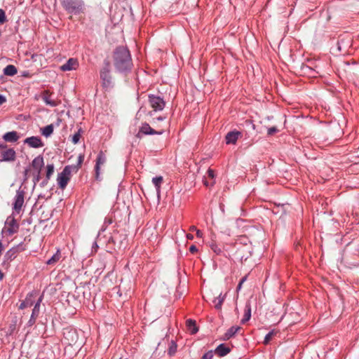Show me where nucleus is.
<instances>
[{
  "instance_id": "obj_43",
  "label": "nucleus",
  "mask_w": 359,
  "mask_h": 359,
  "mask_svg": "<svg viewBox=\"0 0 359 359\" xmlns=\"http://www.w3.org/2000/svg\"><path fill=\"white\" fill-rule=\"evenodd\" d=\"M41 171H37V173L34 175V184H36V182H38L40 179H41Z\"/></svg>"
},
{
  "instance_id": "obj_18",
  "label": "nucleus",
  "mask_w": 359,
  "mask_h": 359,
  "mask_svg": "<svg viewBox=\"0 0 359 359\" xmlns=\"http://www.w3.org/2000/svg\"><path fill=\"white\" fill-rule=\"evenodd\" d=\"M3 139L8 142H15L19 139V135L16 131H11L5 133Z\"/></svg>"
},
{
  "instance_id": "obj_59",
  "label": "nucleus",
  "mask_w": 359,
  "mask_h": 359,
  "mask_svg": "<svg viewBox=\"0 0 359 359\" xmlns=\"http://www.w3.org/2000/svg\"><path fill=\"white\" fill-rule=\"evenodd\" d=\"M204 184H205V186H208V184H207L206 182H205Z\"/></svg>"
},
{
  "instance_id": "obj_34",
  "label": "nucleus",
  "mask_w": 359,
  "mask_h": 359,
  "mask_svg": "<svg viewBox=\"0 0 359 359\" xmlns=\"http://www.w3.org/2000/svg\"><path fill=\"white\" fill-rule=\"evenodd\" d=\"M15 252L14 251H12L11 250H9L8 251H7L6 252V254L4 255V259L5 261H11L13 260L14 258H15Z\"/></svg>"
},
{
  "instance_id": "obj_26",
  "label": "nucleus",
  "mask_w": 359,
  "mask_h": 359,
  "mask_svg": "<svg viewBox=\"0 0 359 359\" xmlns=\"http://www.w3.org/2000/svg\"><path fill=\"white\" fill-rule=\"evenodd\" d=\"M53 130L54 126L53 124L48 125L44 128H41V134L46 137H48L53 134Z\"/></svg>"
},
{
  "instance_id": "obj_25",
  "label": "nucleus",
  "mask_w": 359,
  "mask_h": 359,
  "mask_svg": "<svg viewBox=\"0 0 359 359\" xmlns=\"http://www.w3.org/2000/svg\"><path fill=\"white\" fill-rule=\"evenodd\" d=\"M225 295H222V293L219 294V295L217 297H215L212 302L215 304V308L217 310H219L222 308V304L224 301Z\"/></svg>"
},
{
  "instance_id": "obj_52",
  "label": "nucleus",
  "mask_w": 359,
  "mask_h": 359,
  "mask_svg": "<svg viewBox=\"0 0 359 359\" xmlns=\"http://www.w3.org/2000/svg\"><path fill=\"white\" fill-rule=\"evenodd\" d=\"M196 236H197L198 238H201L202 237L203 233H202L201 231L198 229V230H196Z\"/></svg>"
},
{
  "instance_id": "obj_15",
  "label": "nucleus",
  "mask_w": 359,
  "mask_h": 359,
  "mask_svg": "<svg viewBox=\"0 0 359 359\" xmlns=\"http://www.w3.org/2000/svg\"><path fill=\"white\" fill-rule=\"evenodd\" d=\"M140 133H142L144 135H161L163 134V131H156L151 128L148 123H142V126L140 127Z\"/></svg>"
},
{
  "instance_id": "obj_6",
  "label": "nucleus",
  "mask_w": 359,
  "mask_h": 359,
  "mask_svg": "<svg viewBox=\"0 0 359 359\" xmlns=\"http://www.w3.org/2000/svg\"><path fill=\"white\" fill-rule=\"evenodd\" d=\"M148 98L151 107L155 111H162L164 109L165 102L161 97L149 94Z\"/></svg>"
},
{
  "instance_id": "obj_13",
  "label": "nucleus",
  "mask_w": 359,
  "mask_h": 359,
  "mask_svg": "<svg viewBox=\"0 0 359 359\" xmlns=\"http://www.w3.org/2000/svg\"><path fill=\"white\" fill-rule=\"evenodd\" d=\"M6 224L8 226L7 232L9 235H13L16 233L19 229V225L13 217H8L6 219Z\"/></svg>"
},
{
  "instance_id": "obj_8",
  "label": "nucleus",
  "mask_w": 359,
  "mask_h": 359,
  "mask_svg": "<svg viewBox=\"0 0 359 359\" xmlns=\"http://www.w3.org/2000/svg\"><path fill=\"white\" fill-rule=\"evenodd\" d=\"M235 255L241 262L246 261L251 255V247L248 245H240L237 248Z\"/></svg>"
},
{
  "instance_id": "obj_49",
  "label": "nucleus",
  "mask_w": 359,
  "mask_h": 359,
  "mask_svg": "<svg viewBox=\"0 0 359 359\" xmlns=\"http://www.w3.org/2000/svg\"><path fill=\"white\" fill-rule=\"evenodd\" d=\"M29 172V168H27L24 170V177L25 180H27L28 178V173Z\"/></svg>"
},
{
  "instance_id": "obj_22",
  "label": "nucleus",
  "mask_w": 359,
  "mask_h": 359,
  "mask_svg": "<svg viewBox=\"0 0 359 359\" xmlns=\"http://www.w3.org/2000/svg\"><path fill=\"white\" fill-rule=\"evenodd\" d=\"M33 294L29 293L25 298V299L20 304L19 309H24L27 307H31L34 304L32 299Z\"/></svg>"
},
{
  "instance_id": "obj_5",
  "label": "nucleus",
  "mask_w": 359,
  "mask_h": 359,
  "mask_svg": "<svg viewBox=\"0 0 359 359\" xmlns=\"http://www.w3.org/2000/svg\"><path fill=\"white\" fill-rule=\"evenodd\" d=\"M1 149V161H13L15 159L16 153L13 149H7L6 144L0 143V150Z\"/></svg>"
},
{
  "instance_id": "obj_27",
  "label": "nucleus",
  "mask_w": 359,
  "mask_h": 359,
  "mask_svg": "<svg viewBox=\"0 0 359 359\" xmlns=\"http://www.w3.org/2000/svg\"><path fill=\"white\" fill-rule=\"evenodd\" d=\"M152 182L156 188L157 193L159 194L161 185V183L163 182V177L156 176V177H153Z\"/></svg>"
},
{
  "instance_id": "obj_41",
  "label": "nucleus",
  "mask_w": 359,
  "mask_h": 359,
  "mask_svg": "<svg viewBox=\"0 0 359 359\" xmlns=\"http://www.w3.org/2000/svg\"><path fill=\"white\" fill-rule=\"evenodd\" d=\"M36 317L30 316L29 320L27 322V326L31 327L36 323Z\"/></svg>"
},
{
  "instance_id": "obj_10",
  "label": "nucleus",
  "mask_w": 359,
  "mask_h": 359,
  "mask_svg": "<svg viewBox=\"0 0 359 359\" xmlns=\"http://www.w3.org/2000/svg\"><path fill=\"white\" fill-rule=\"evenodd\" d=\"M106 162V156L102 151H100L97 156L96 163L95 166V178L97 180H100V166Z\"/></svg>"
},
{
  "instance_id": "obj_7",
  "label": "nucleus",
  "mask_w": 359,
  "mask_h": 359,
  "mask_svg": "<svg viewBox=\"0 0 359 359\" xmlns=\"http://www.w3.org/2000/svg\"><path fill=\"white\" fill-rule=\"evenodd\" d=\"M63 337L67 343L71 346L75 345L79 340L76 330L72 328L64 329Z\"/></svg>"
},
{
  "instance_id": "obj_50",
  "label": "nucleus",
  "mask_w": 359,
  "mask_h": 359,
  "mask_svg": "<svg viewBox=\"0 0 359 359\" xmlns=\"http://www.w3.org/2000/svg\"><path fill=\"white\" fill-rule=\"evenodd\" d=\"M6 101V97L0 94V105L4 103Z\"/></svg>"
},
{
  "instance_id": "obj_37",
  "label": "nucleus",
  "mask_w": 359,
  "mask_h": 359,
  "mask_svg": "<svg viewBox=\"0 0 359 359\" xmlns=\"http://www.w3.org/2000/svg\"><path fill=\"white\" fill-rule=\"evenodd\" d=\"M80 131H81V129H79L78 130V132H76L73 136H72V142L76 144H77L79 142V140H80V137H81V134H80Z\"/></svg>"
},
{
  "instance_id": "obj_44",
  "label": "nucleus",
  "mask_w": 359,
  "mask_h": 359,
  "mask_svg": "<svg viewBox=\"0 0 359 359\" xmlns=\"http://www.w3.org/2000/svg\"><path fill=\"white\" fill-rule=\"evenodd\" d=\"M207 174H208V176L211 178V179H213L215 177V172L213 170L209 168L207 171Z\"/></svg>"
},
{
  "instance_id": "obj_21",
  "label": "nucleus",
  "mask_w": 359,
  "mask_h": 359,
  "mask_svg": "<svg viewBox=\"0 0 359 359\" xmlns=\"http://www.w3.org/2000/svg\"><path fill=\"white\" fill-rule=\"evenodd\" d=\"M251 318V304L248 302L245 304L243 318L241 319V324H245Z\"/></svg>"
},
{
  "instance_id": "obj_56",
  "label": "nucleus",
  "mask_w": 359,
  "mask_h": 359,
  "mask_svg": "<svg viewBox=\"0 0 359 359\" xmlns=\"http://www.w3.org/2000/svg\"><path fill=\"white\" fill-rule=\"evenodd\" d=\"M108 242H109V243H111H111H114V239H113V238H112L111 236L109 238Z\"/></svg>"
},
{
  "instance_id": "obj_17",
  "label": "nucleus",
  "mask_w": 359,
  "mask_h": 359,
  "mask_svg": "<svg viewBox=\"0 0 359 359\" xmlns=\"http://www.w3.org/2000/svg\"><path fill=\"white\" fill-rule=\"evenodd\" d=\"M41 99L45 102L46 105L50 107H56L57 105V102L55 100H53L50 98L49 91L44 90L41 95Z\"/></svg>"
},
{
  "instance_id": "obj_55",
  "label": "nucleus",
  "mask_w": 359,
  "mask_h": 359,
  "mask_svg": "<svg viewBox=\"0 0 359 359\" xmlns=\"http://www.w3.org/2000/svg\"><path fill=\"white\" fill-rule=\"evenodd\" d=\"M4 278V273L3 272L0 270V281L2 280Z\"/></svg>"
},
{
  "instance_id": "obj_9",
  "label": "nucleus",
  "mask_w": 359,
  "mask_h": 359,
  "mask_svg": "<svg viewBox=\"0 0 359 359\" xmlns=\"http://www.w3.org/2000/svg\"><path fill=\"white\" fill-rule=\"evenodd\" d=\"M24 144H27L31 148L38 149L44 146L43 142L39 136H32L27 137L24 140Z\"/></svg>"
},
{
  "instance_id": "obj_54",
  "label": "nucleus",
  "mask_w": 359,
  "mask_h": 359,
  "mask_svg": "<svg viewBox=\"0 0 359 359\" xmlns=\"http://www.w3.org/2000/svg\"><path fill=\"white\" fill-rule=\"evenodd\" d=\"M190 230L192 231H196V230H198V229H196V226H192L190 227Z\"/></svg>"
},
{
  "instance_id": "obj_30",
  "label": "nucleus",
  "mask_w": 359,
  "mask_h": 359,
  "mask_svg": "<svg viewBox=\"0 0 359 359\" xmlns=\"http://www.w3.org/2000/svg\"><path fill=\"white\" fill-rule=\"evenodd\" d=\"M60 258V250H57V252L46 262V264L48 265L53 264L57 262Z\"/></svg>"
},
{
  "instance_id": "obj_11",
  "label": "nucleus",
  "mask_w": 359,
  "mask_h": 359,
  "mask_svg": "<svg viewBox=\"0 0 359 359\" xmlns=\"http://www.w3.org/2000/svg\"><path fill=\"white\" fill-rule=\"evenodd\" d=\"M24 195L25 192L21 190L20 188L17 191L16 195L14 198L13 208L16 211H19L24 203Z\"/></svg>"
},
{
  "instance_id": "obj_20",
  "label": "nucleus",
  "mask_w": 359,
  "mask_h": 359,
  "mask_svg": "<svg viewBox=\"0 0 359 359\" xmlns=\"http://www.w3.org/2000/svg\"><path fill=\"white\" fill-rule=\"evenodd\" d=\"M241 330V327L239 326H231L230 328L227 330L226 333L224 335V340H229L231 337H233L239 330Z\"/></svg>"
},
{
  "instance_id": "obj_45",
  "label": "nucleus",
  "mask_w": 359,
  "mask_h": 359,
  "mask_svg": "<svg viewBox=\"0 0 359 359\" xmlns=\"http://www.w3.org/2000/svg\"><path fill=\"white\" fill-rule=\"evenodd\" d=\"M21 75H22V76L27 77V78H30L32 76V74L29 71L22 72Z\"/></svg>"
},
{
  "instance_id": "obj_24",
  "label": "nucleus",
  "mask_w": 359,
  "mask_h": 359,
  "mask_svg": "<svg viewBox=\"0 0 359 359\" xmlns=\"http://www.w3.org/2000/svg\"><path fill=\"white\" fill-rule=\"evenodd\" d=\"M18 72L17 68L13 65H8L4 69V74L6 76H13Z\"/></svg>"
},
{
  "instance_id": "obj_53",
  "label": "nucleus",
  "mask_w": 359,
  "mask_h": 359,
  "mask_svg": "<svg viewBox=\"0 0 359 359\" xmlns=\"http://www.w3.org/2000/svg\"><path fill=\"white\" fill-rule=\"evenodd\" d=\"M187 238L189 240H192L194 238V236L192 234L189 233L187 235Z\"/></svg>"
},
{
  "instance_id": "obj_51",
  "label": "nucleus",
  "mask_w": 359,
  "mask_h": 359,
  "mask_svg": "<svg viewBox=\"0 0 359 359\" xmlns=\"http://www.w3.org/2000/svg\"><path fill=\"white\" fill-rule=\"evenodd\" d=\"M97 248H98V245H97V242H96V241H95V242L93 243V244L92 249H93V250H94L95 252H96V251H97Z\"/></svg>"
},
{
  "instance_id": "obj_29",
  "label": "nucleus",
  "mask_w": 359,
  "mask_h": 359,
  "mask_svg": "<svg viewBox=\"0 0 359 359\" xmlns=\"http://www.w3.org/2000/svg\"><path fill=\"white\" fill-rule=\"evenodd\" d=\"M83 161V156L80 154L78 157L77 163L76 165H68V166H72V171L74 172H77L78 170H79V168H81V165Z\"/></svg>"
},
{
  "instance_id": "obj_42",
  "label": "nucleus",
  "mask_w": 359,
  "mask_h": 359,
  "mask_svg": "<svg viewBox=\"0 0 359 359\" xmlns=\"http://www.w3.org/2000/svg\"><path fill=\"white\" fill-rule=\"evenodd\" d=\"M246 279H247V276H244V277H243V278L241 279V280H240V282H239V283H238V286H237V288H236V289H237V290H240L241 289V287H242V285H243V283L246 280Z\"/></svg>"
},
{
  "instance_id": "obj_12",
  "label": "nucleus",
  "mask_w": 359,
  "mask_h": 359,
  "mask_svg": "<svg viewBox=\"0 0 359 359\" xmlns=\"http://www.w3.org/2000/svg\"><path fill=\"white\" fill-rule=\"evenodd\" d=\"M242 136V133L238 130H232L229 132L225 136V142L226 144H235L239 137Z\"/></svg>"
},
{
  "instance_id": "obj_58",
  "label": "nucleus",
  "mask_w": 359,
  "mask_h": 359,
  "mask_svg": "<svg viewBox=\"0 0 359 359\" xmlns=\"http://www.w3.org/2000/svg\"><path fill=\"white\" fill-rule=\"evenodd\" d=\"M306 68L309 69L310 71H313V69L311 67H309L308 66H306Z\"/></svg>"
},
{
  "instance_id": "obj_33",
  "label": "nucleus",
  "mask_w": 359,
  "mask_h": 359,
  "mask_svg": "<svg viewBox=\"0 0 359 359\" xmlns=\"http://www.w3.org/2000/svg\"><path fill=\"white\" fill-rule=\"evenodd\" d=\"M109 224H111V220L105 219L104 222L102 226L101 227V229L98 231V233H97V239L100 238V237L101 236V233L102 232L105 231V230L107 229V225Z\"/></svg>"
},
{
  "instance_id": "obj_16",
  "label": "nucleus",
  "mask_w": 359,
  "mask_h": 359,
  "mask_svg": "<svg viewBox=\"0 0 359 359\" xmlns=\"http://www.w3.org/2000/svg\"><path fill=\"white\" fill-rule=\"evenodd\" d=\"M214 352L219 357H224L231 352V348L226 346L224 344H220L216 347Z\"/></svg>"
},
{
  "instance_id": "obj_40",
  "label": "nucleus",
  "mask_w": 359,
  "mask_h": 359,
  "mask_svg": "<svg viewBox=\"0 0 359 359\" xmlns=\"http://www.w3.org/2000/svg\"><path fill=\"white\" fill-rule=\"evenodd\" d=\"M6 21V17L5 11L0 8V24H3Z\"/></svg>"
},
{
  "instance_id": "obj_2",
  "label": "nucleus",
  "mask_w": 359,
  "mask_h": 359,
  "mask_svg": "<svg viewBox=\"0 0 359 359\" xmlns=\"http://www.w3.org/2000/svg\"><path fill=\"white\" fill-rule=\"evenodd\" d=\"M101 86L105 90H110L114 86V81L111 74V66L110 62L105 59L99 71Z\"/></svg>"
},
{
  "instance_id": "obj_36",
  "label": "nucleus",
  "mask_w": 359,
  "mask_h": 359,
  "mask_svg": "<svg viewBox=\"0 0 359 359\" xmlns=\"http://www.w3.org/2000/svg\"><path fill=\"white\" fill-rule=\"evenodd\" d=\"M276 334V332L274 330L270 331L269 333H267L264 337V343L265 344H268L269 341H271L272 337Z\"/></svg>"
},
{
  "instance_id": "obj_23",
  "label": "nucleus",
  "mask_w": 359,
  "mask_h": 359,
  "mask_svg": "<svg viewBox=\"0 0 359 359\" xmlns=\"http://www.w3.org/2000/svg\"><path fill=\"white\" fill-rule=\"evenodd\" d=\"M43 298V296L41 295L39 297V298L38 299V300L33 304L34 308L32 309V312L31 314V316H32L33 317L38 318L39 313H40V306H41V303L42 302Z\"/></svg>"
},
{
  "instance_id": "obj_28",
  "label": "nucleus",
  "mask_w": 359,
  "mask_h": 359,
  "mask_svg": "<svg viewBox=\"0 0 359 359\" xmlns=\"http://www.w3.org/2000/svg\"><path fill=\"white\" fill-rule=\"evenodd\" d=\"M187 326L191 330V333L195 334L198 332V329L196 325V321L192 319H188L186 322Z\"/></svg>"
},
{
  "instance_id": "obj_3",
  "label": "nucleus",
  "mask_w": 359,
  "mask_h": 359,
  "mask_svg": "<svg viewBox=\"0 0 359 359\" xmlns=\"http://www.w3.org/2000/svg\"><path fill=\"white\" fill-rule=\"evenodd\" d=\"M63 8L72 15H79L83 13L85 4L83 0H60Z\"/></svg>"
},
{
  "instance_id": "obj_19",
  "label": "nucleus",
  "mask_w": 359,
  "mask_h": 359,
  "mask_svg": "<svg viewBox=\"0 0 359 359\" xmlns=\"http://www.w3.org/2000/svg\"><path fill=\"white\" fill-rule=\"evenodd\" d=\"M32 165L34 169L36 170L37 171H41L42 167L44 165L43 156L39 155L34 158L32 162Z\"/></svg>"
},
{
  "instance_id": "obj_46",
  "label": "nucleus",
  "mask_w": 359,
  "mask_h": 359,
  "mask_svg": "<svg viewBox=\"0 0 359 359\" xmlns=\"http://www.w3.org/2000/svg\"><path fill=\"white\" fill-rule=\"evenodd\" d=\"M197 251H198V248H196V245H192L190 246V248H189V252H190L194 254V253L196 252Z\"/></svg>"
},
{
  "instance_id": "obj_32",
  "label": "nucleus",
  "mask_w": 359,
  "mask_h": 359,
  "mask_svg": "<svg viewBox=\"0 0 359 359\" xmlns=\"http://www.w3.org/2000/svg\"><path fill=\"white\" fill-rule=\"evenodd\" d=\"M55 170V166L53 163L48 164L46 166V177L48 180H50V177L53 175Z\"/></svg>"
},
{
  "instance_id": "obj_14",
  "label": "nucleus",
  "mask_w": 359,
  "mask_h": 359,
  "mask_svg": "<svg viewBox=\"0 0 359 359\" xmlns=\"http://www.w3.org/2000/svg\"><path fill=\"white\" fill-rule=\"evenodd\" d=\"M79 67L78 60L75 58H69L64 65L60 67L63 72L76 69Z\"/></svg>"
},
{
  "instance_id": "obj_47",
  "label": "nucleus",
  "mask_w": 359,
  "mask_h": 359,
  "mask_svg": "<svg viewBox=\"0 0 359 359\" xmlns=\"http://www.w3.org/2000/svg\"><path fill=\"white\" fill-rule=\"evenodd\" d=\"M343 43H344L343 40L338 41V42H337V49H338L339 51H341L342 48H343L342 47Z\"/></svg>"
},
{
  "instance_id": "obj_35",
  "label": "nucleus",
  "mask_w": 359,
  "mask_h": 359,
  "mask_svg": "<svg viewBox=\"0 0 359 359\" xmlns=\"http://www.w3.org/2000/svg\"><path fill=\"white\" fill-rule=\"evenodd\" d=\"M176 351H177V344L173 341H172V342L170 345V347L168 348V353L170 356H171L175 353Z\"/></svg>"
},
{
  "instance_id": "obj_38",
  "label": "nucleus",
  "mask_w": 359,
  "mask_h": 359,
  "mask_svg": "<svg viewBox=\"0 0 359 359\" xmlns=\"http://www.w3.org/2000/svg\"><path fill=\"white\" fill-rule=\"evenodd\" d=\"M214 353H215L214 351L210 350L203 355L201 359H212L213 356H214Z\"/></svg>"
},
{
  "instance_id": "obj_31",
  "label": "nucleus",
  "mask_w": 359,
  "mask_h": 359,
  "mask_svg": "<svg viewBox=\"0 0 359 359\" xmlns=\"http://www.w3.org/2000/svg\"><path fill=\"white\" fill-rule=\"evenodd\" d=\"M210 248L217 255H221L222 252V248L215 241L210 243Z\"/></svg>"
},
{
  "instance_id": "obj_4",
  "label": "nucleus",
  "mask_w": 359,
  "mask_h": 359,
  "mask_svg": "<svg viewBox=\"0 0 359 359\" xmlns=\"http://www.w3.org/2000/svg\"><path fill=\"white\" fill-rule=\"evenodd\" d=\"M72 167L66 165L62 171L57 175V182L60 189L63 190L66 188L68 182L71 179V173L72 172Z\"/></svg>"
},
{
  "instance_id": "obj_1",
  "label": "nucleus",
  "mask_w": 359,
  "mask_h": 359,
  "mask_svg": "<svg viewBox=\"0 0 359 359\" xmlns=\"http://www.w3.org/2000/svg\"><path fill=\"white\" fill-rule=\"evenodd\" d=\"M113 62L116 71L122 74L131 72L133 67L132 56L126 46H117L113 52Z\"/></svg>"
},
{
  "instance_id": "obj_48",
  "label": "nucleus",
  "mask_w": 359,
  "mask_h": 359,
  "mask_svg": "<svg viewBox=\"0 0 359 359\" xmlns=\"http://www.w3.org/2000/svg\"><path fill=\"white\" fill-rule=\"evenodd\" d=\"M49 180H48L46 177L41 182L40 185L41 187H44L45 186L47 185L48 182Z\"/></svg>"
},
{
  "instance_id": "obj_57",
  "label": "nucleus",
  "mask_w": 359,
  "mask_h": 359,
  "mask_svg": "<svg viewBox=\"0 0 359 359\" xmlns=\"http://www.w3.org/2000/svg\"><path fill=\"white\" fill-rule=\"evenodd\" d=\"M163 119H164V118L161 117V116H159V117L157 118L158 121H163Z\"/></svg>"
},
{
  "instance_id": "obj_39",
  "label": "nucleus",
  "mask_w": 359,
  "mask_h": 359,
  "mask_svg": "<svg viewBox=\"0 0 359 359\" xmlns=\"http://www.w3.org/2000/svg\"><path fill=\"white\" fill-rule=\"evenodd\" d=\"M278 131L279 130L276 126H273L267 129V135L271 136L273 134L278 133Z\"/></svg>"
}]
</instances>
